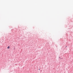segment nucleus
Masks as SVG:
<instances>
[{
	"instance_id": "obj_1",
	"label": "nucleus",
	"mask_w": 73,
	"mask_h": 73,
	"mask_svg": "<svg viewBox=\"0 0 73 73\" xmlns=\"http://www.w3.org/2000/svg\"><path fill=\"white\" fill-rule=\"evenodd\" d=\"M10 48V47H9V46H8V47H7V48L8 49L9 48Z\"/></svg>"
}]
</instances>
